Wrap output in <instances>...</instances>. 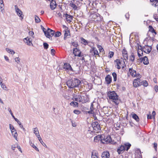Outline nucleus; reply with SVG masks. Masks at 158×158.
Wrapping results in <instances>:
<instances>
[{"label":"nucleus","instance_id":"nucleus-1","mask_svg":"<svg viewBox=\"0 0 158 158\" xmlns=\"http://www.w3.org/2000/svg\"><path fill=\"white\" fill-rule=\"evenodd\" d=\"M81 83V81L76 78L68 80L66 82L67 85L69 88L79 87Z\"/></svg>","mask_w":158,"mask_h":158},{"label":"nucleus","instance_id":"nucleus-2","mask_svg":"<svg viewBox=\"0 0 158 158\" xmlns=\"http://www.w3.org/2000/svg\"><path fill=\"white\" fill-rule=\"evenodd\" d=\"M108 96L110 99L115 103L116 104L118 103V96L114 91H110L108 93Z\"/></svg>","mask_w":158,"mask_h":158},{"label":"nucleus","instance_id":"nucleus-3","mask_svg":"<svg viewBox=\"0 0 158 158\" xmlns=\"http://www.w3.org/2000/svg\"><path fill=\"white\" fill-rule=\"evenodd\" d=\"M102 136H103V139H102V143L104 144H107L108 143H116V142H114L112 141V139L111 138L110 136V135H107L105 136L104 135H102Z\"/></svg>","mask_w":158,"mask_h":158},{"label":"nucleus","instance_id":"nucleus-4","mask_svg":"<svg viewBox=\"0 0 158 158\" xmlns=\"http://www.w3.org/2000/svg\"><path fill=\"white\" fill-rule=\"evenodd\" d=\"M140 50L142 52H143L147 53H149L151 51L152 47L151 46H148V45H145L143 47L140 46ZM142 54H143V52H142Z\"/></svg>","mask_w":158,"mask_h":158},{"label":"nucleus","instance_id":"nucleus-5","mask_svg":"<svg viewBox=\"0 0 158 158\" xmlns=\"http://www.w3.org/2000/svg\"><path fill=\"white\" fill-rule=\"evenodd\" d=\"M94 130L96 132H98L101 130L100 124L97 122H93L92 124Z\"/></svg>","mask_w":158,"mask_h":158},{"label":"nucleus","instance_id":"nucleus-6","mask_svg":"<svg viewBox=\"0 0 158 158\" xmlns=\"http://www.w3.org/2000/svg\"><path fill=\"white\" fill-rule=\"evenodd\" d=\"M114 62L116 63L117 68L118 69H120L121 67H122V68H124V66H122V65H123L125 64V62L122 59L121 60L117 59L114 61Z\"/></svg>","mask_w":158,"mask_h":158},{"label":"nucleus","instance_id":"nucleus-7","mask_svg":"<svg viewBox=\"0 0 158 158\" xmlns=\"http://www.w3.org/2000/svg\"><path fill=\"white\" fill-rule=\"evenodd\" d=\"M142 85H143V81L139 78L135 79L133 81V85L135 87L140 86Z\"/></svg>","mask_w":158,"mask_h":158},{"label":"nucleus","instance_id":"nucleus-8","mask_svg":"<svg viewBox=\"0 0 158 158\" xmlns=\"http://www.w3.org/2000/svg\"><path fill=\"white\" fill-rule=\"evenodd\" d=\"M63 68L64 69L65 71L67 72L69 71L72 72L74 71L70 65L69 63H64L63 66Z\"/></svg>","mask_w":158,"mask_h":158},{"label":"nucleus","instance_id":"nucleus-9","mask_svg":"<svg viewBox=\"0 0 158 158\" xmlns=\"http://www.w3.org/2000/svg\"><path fill=\"white\" fill-rule=\"evenodd\" d=\"M15 8L17 14L18 16L21 17V19L22 20L23 18V16H22V12L19 8H18V7L17 5H15Z\"/></svg>","mask_w":158,"mask_h":158},{"label":"nucleus","instance_id":"nucleus-10","mask_svg":"<svg viewBox=\"0 0 158 158\" xmlns=\"http://www.w3.org/2000/svg\"><path fill=\"white\" fill-rule=\"evenodd\" d=\"M92 18L94 19H96L97 21H100L102 20V18L100 15L98 13H94L92 15Z\"/></svg>","mask_w":158,"mask_h":158},{"label":"nucleus","instance_id":"nucleus-11","mask_svg":"<svg viewBox=\"0 0 158 158\" xmlns=\"http://www.w3.org/2000/svg\"><path fill=\"white\" fill-rule=\"evenodd\" d=\"M73 53L75 56L82 57V55L81 54V52L80 50L77 48H74L73 49Z\"/></svg>","mask_w":158,"mask_h":158},{"label":"nucleus","instance_id":"nucleus-12","mask_svg":"<svg viewBox=\"0 0 158 158\" xmlns=\"http://www.w3.org/2000/svg\"><path fill=\"white\" fill-rule=\"evenodd\" d=\"M129 73L133 77H135L136 76V71L133 69L132 68H129L128 75Z\"/></svg>","mask_w":158,"mask_h":158},{"label":"nucleus","instance_id":"nucleus-13","mask_svg":"<svg viewBox=\"0 0 158 158\" xmlns=\"http://www.w3.org/2000/svg\"><path fill=\"white\" fill-rule=\"evenodd\" d=\"M72 99L77 102H83L82 97L79 95H76L73 98H72Z\"/></svg>","mask_w":158,"mask_h":158},{"label":"nucleus","instance_id":"nucleus-14","mask_svg":"<svg viewBox=\"0 0 158 158\" xmlns=\"http://www.w3.org/2000/svg\"><path fill=\"white\" fill-rule=\"evenodd\" d=\"M57 4L55 0H52L50 1V6L51 9L52 10L55 9L56 7Z\"/></svg>","mask_w":158,"mask_h":158},{"label":"nucleus","instance_id":"nucleus-15","mask_svg":"<svg viewBox=\"0 0 158 158\" xmlns=\"http://www.w3.org/2000/svg\"><path fill=\"white\" fill-rule=\"evenodd\" d=\"M55 31L54 30H53L49 28H48L47 31V35H49V36H50L51 37V39H49L50 40H52V36H53L55 33Z\"/></svg>","mask_w":158,"mask_h":158},{"label":"nucleus","instance_id":"nucleus-16","mask_svg":"<svg viewBox=\"0 0 158 158\" xmlns=\"http://www.w3.org/2000/svg\"><path fill=\"white\" fill-rule=\"evenodd\" d=\"M24 42L26 43L28 45L30 46L31 45H33L32 43V39L28 37H27L24 39Z\"/></svg>","mask_w":158,"mask_h":158},{"label":"nucleus","instance_id":"nucleus-17","mask_svg":"<svg viewBox=\"0 0 158 158\" xmlns=\"http://www.w3.org/2000/svg\"><path fill=\"white\" fill-rule=\"evenodd\" d=\"M63 16L65 17L67 21L71 22L73 19V16L69 15L67 13L64 14Z\"/></svg>","mask_w":158,"mask_h":158},{"label":"nucleus","instance_id":"nucleus-18","mask_svg":"<svg viewBox=\"0 0 158 158\" xmlns=\"http://www.w3.org/2000/svg\"><path fill=\"white\" fill-rule=\"evenodd\" d=\"M102 158H109L110 157L109 152L107 151L103 152L102 154Z\"/></svg>","mask_w":158,"mask_h":158},{"label":"nucleus","instance_id":"nucleus-19","mask_svg":"<svg viewBox=\"0 0 158 158\" xmlns=\"http://www.w3.org/2000/svg\"><path fill=\"white\" fill-rule=\"evenodd\" d=\"M103 136H102V135H98L95 136L94 139V141L95 142H98L100 141L102 142V139H104Z\"/></svg>","mask_w":158,"mask_h":158},{"label":"nucleus","instance_id":"nucleus-20","mask_svg":"<svg viewBox=\"0 0 158 158\" xmlns=\"http://www.w3.org/2000/svg\"><path fill=\"white\" fill-rule=\"evenodd\" d=\"M92 158H99L98 156V153L96 150H93L91 153Z\"/></svg>","mask_w":158,"mask_h":158},{"label":"nucleus","instance_id":"nucleus-21","mask_svg":"<svg viewBox=\"0 0 158 158\" xmlns=\"http://www.w3.org/2000/svg\"><path fill=\"white\" fill-rule=\"evenodd\" d=\"M125 149V146L121 145L118 148L117 151L119 154H120L122 152H123Z\"/></svg>","mask_w":158,"mask_h":158},{"label":"nucleus","instance_id":"nucleus-22","mask_svg":"<svg viewBox=\"0 0 158 158\" xmlns=\"http://www.w3.org/2000/svg\"><path fill=\"white\" fill-rule=\"evenodd\" d=\"M105 81L107 84H109L112 81V77L109 75H108L105 77Z\"/></svg>","mask_w":158,"mask_h":158},{"label":"nucleus","instance_id":"nucleus-23","mask_svg":"<svg viewBox=\"0 0 158 158\" xmlns=\"http://www.w3.org/2000/svg\"><path fill=\"white\" fill-rule=\"evenodd\" d=\"M123 56L125 60L127 59L128 58L127 52L125 49H123L122 51Z\"/></svg>","mask_w":158,"mask_h":158},{"label":"nucleus","instance_id":"nucleus-24","mask_svg":"<svg viewBox=\"0 0 158 158\" xmlns=\"http://www.w3.org/2000/svg\"><path fill=\"white\" fill-rule=\"evenodd\" d=\"M142 61L143 64L145 65H147L149 64V60L148 57L145 56L143 57L142 59Z\"/></svg>","mask_w":158,"mask_h":158},{"label":"nucleus","instance_id":"nucleus-25","mask_svg":"<svg viewBox=\"0 0 158 158\" xmlns=\"http://www.w3.org/2000/svg\"><path fill=\"white\" fill-rule=\"evenodd\" d=\"M132 118L134 119L137 122H138L139 121V118L138 115L134 113H132L131 114Z\"/></svg>","mask_w":158,"mask_h":158},{"label":"nucleus","instance_id":"nucleus-26","mask_svg":"<svg viewBox=\"0 0 158 158\" xmlns=\"http://www.w3.org/2000/svg\"><path fill=\"white\" fill-rule=\"evenodd\" d=\"M151 4L155 7L158 6V0H150Z\"/></svg>","mask_w":158,"mask_h":158},{"label":"nucleus","instance_id":"nucleus-27","mask_svg":"<svg viewBox=\"0 0 158 158\" xmlns=\"http://www.w3.org/2000/svg\"><path fill=\"white\" fill-rule=\"evenodd\" d=\"M70 105L74 107H78L79 106V104L77 102L73 101L70 103Z\"/></svg>","mask_w":158,"mask_h":158},{"label":"nucleus","instance_id":"nucleus-28","mask_svg":"<svg viewBox=\"0 0 158 158\" xmlns=\"http://www.w3.org/2000/svg\"><path fill=\"white\" fill-rule=\"evenodd\" d=\"M81 43L85 45H88V43H89V42L85 39L83 37H81Z\"/></svg>","mask_w":158,"mask_h":158},{"label":"nucleus","instance_id":"nucleus-29","mask_svg":"<svg viewBox=\"0 0 158 158\" xmlns=\"http://www.w3.org/2000/svg\"><path fill=\"white\" fill-rule=\"evenodd\" d=\"M41 28L43 30V31L44 33V34L49 39H51V37L50 36H49V35H47V31H46V29L42 25H41Z\"/></svg>","mask_w":158,"mask_h":158},{"label":"nucleus","instance_id":"nucleus-30","mask_svg":"<svg viewBox=\"0 0 158 158\" xmlns=\"http://www.w3.org/2000/svg\"><path fill=\"white\" fill-rule=\"evenodd\" d=\"M11 133L12 134V135L14 137L15 139L16 140H17V139L18 134L16 131L15 129L14 131H11Z\"/></svg>","mask_w":158,"mask_h":158},{"label":"nucleus","instance_id":"nucleus-31","mask_svg":"<svg viewBox=\"0 0 158 158\" xmlns=\"http://www.w3.org/2000/svg\"><path fill=\"white\" fill-rule=\"evenodd\" d=\"M69 30L68 29V28H67V29H66L64 31V38L65 39V37H66L68 35H69Z\"/></svg>","mask_w":158,"mask_h":158},{"label":"nucleus","instance_id":"nucleus-32","mask_svg":"<svg viewBox=\"0 0 158 158\" xmlns=\"http://www.w3.org/2000/svg\"><path fill=\"white\" fill-rule=\"evenodd\" d=\"M29 144L31 146L34 148L36 151L38 152L39 151V150L38 148L33 143L31 140L29 141Z\"/></svg>","mask_w":158,"mask_h":158},{"label":"nucleus","instance_id":"nucleus-33","mask_svg":"<svg viewBox=\"0 0 158 158\" xmlns=\"http://www.w3.org/2000/svg\"><path fill=\"white\" fill-rule=\"evenodd\" d=\"M148 27L149 31L151 32L152 33H154L155 34H156V32L152 26H149Z\"/></svg>","mask_w":158,"mask_h":158},{"label":"nucleus","instance_id":"nucleus-34","mask_svg":"<svg viewBox=\"0 0 158 158\" xmlns=\"http://www.w3.org/2000/svg\"><path fill=\"white\" fill-rule=\"evenodd\" d=\"M63 97L67 99H69V96L68 94V92L65 91L63 94Z\"/></svg>","mask_w":158,"mask_h":158},{"label":"nucleus","instance_id":"nucleus-35","mask_svg":"<svg viewBox=\"0 0 158 158\" xmlns=\"http://www.w3.org/2000/svg\"><path fill=\"white\" fill-rule=\"evenodd\" d=\"M15 121L18 124L19 126L21 128L23 131H25V130L23 127V125L21 124V122L18 119H15Z\"/></svg>","mask_w":158,"mask_h":158},{"label":"nucleus","instance_id":"nucleus-36","mask_svg":"<svg viewBox=\"0 0 158 158\" xmlns=\"http://www.w3.org/2000/svg\"><path fill=\"white\" fill-rule=\"evenodd\" d=\"M135 56L134 54L132 53L131 55L129 56V60L132 62H133L135 60Z\"/></svg>","mask_w":158,"mask_h":158},{"label":"nucleus","instance_id":"nucleus-37","mask_svg":"<svg viewBox=\"0 0 158 158\" xmlns=\"http://www.w3.org/2000/svg\"><path fill=\"white\" fill-rule=\"evenodd\" d=\"M0 85L1 86V87L4 90H6V87L5 85L2 83V81L0 82Z\"/></svg>","mask_w":158,"mask_h":158},{"label":"nucleus","instance_id":"nucleus-38","mask_svg":"<svg viewBox=\"0 0 158 158\" xmlns=\"http://www.w3.org/2000/svg\"><path fill=\"white\" fill-rule=\"evenodd\" d=\"M34 130H33L34 133L35 134V135L37 136V135L39 134V131L38 128L37 127H35L34 128Z\"/></svg>","mask_w":158,"mask_h":158},{"label":"nucleus","instance_id":"nucleus-39","mask_svg":"<svg viewBox=\"0 0 158 158\" xmlns=\"http://www.w3.org/2000/svg\"><path fill=\"white\" fill-rule=\"evenodd\" d=\"M92 50L94 51V55H99L98 51L95 48H93Z\"/></svg>","mask_w":158,"mask_h":158},{"label":"nucleus","instance_id":"nucleus-40","mask_svg":"<svg viewBox=\"0 0 158 158\" xmlns=\"http://www.w3.org/2000/svg\"><path fill=\"white\" fill-rule=\"evenodd\" d=\"M131 145L129 143H127L125 144V148L127 151L130 148Z\"/></svg>","mask_w":158,"mask_h":158},{"label":"nucleus","instance_id":"nucleus-41","mask_svg":"<svg viewBox=\"0 0 158 158\" xmlns=\"http://www.w3.org/2000/svg\"><path fill=\"white\" fill-rule=\"evenodd\" d=\"M35 23H39L40 21V20L39 18L36 15H35Z\"/></svg>","mask_w":158,"mask_h":158},{"label":"nucleus","instance_id":"nucleus-42","mask_svg":"<svg viewBox=\"0 0 158 158\" xmlns=\"http://www.w3.org/2000/svg\"><path fill=\"white\" fill-rule=\"evenodd\" d=\"M71 1V2L70 4V6L72 8H73V9H76L77 8V6L75 4H74Z\"/></svg>","mask_w":158,"mask_h":158},{"label":"nucleus","instance_id":"nucleus-43","mask_svg":"<svg viewBox=\"0 0 158 158\" xmlns=\"http://www.w3.org/2000/svg\"><path fill=\"white\" fill-rule=\"evenodd\" d=\"M61 34V33L60 31H57L56 33H55L54 35V36L56 37H58L60 36Z\"/></svg>","mask_w":158,"mask_h":158},{"label":"nucleus","instance_id":"nucleus-44","mask_svg":"<svg viewBox=\"0 0 158 158\" xmlns=\"http://www.w3.org/2000/svg\"><path fill=\"white\" fill-rule=\"evenodd\" d=\"M6 50L9 53H10L11 51L12 52H11V54H12L13 55L15 53V51L11 49L8 48H6Z\"/></svg>","mask_w":158,"mask_h":158},{"label":"nucleus","instance_id":"nucleus-45","mask_svg":"<svg viewBox=\"0 0 158 158\" xmlns=\"http://www.w3.org/2000/svg\"><path fill=\"white\" fill-rule=\"evenodd\" d=\"M112 75L114 78V81H116L117 80V74L115 73L114 72L112 73Z\"/></svg>","mask_w":158,"mask_h":158},{"label":"nucleus","instance_id":"nucleus-46","mask_svg":"<svg viewBox=\"0 0 158 158\" xmlns=\"http://www.w3.org/2000/svg\"><path fill=\"white\" fill-rule=\"evenodd\" d=\"M73 112L76 114L78 115L81 113V111L78 110H73Z\"/></svg>","mask_w":158,"mask_h":158},{"label":"nucleus","instance_id":"nucleus-47","mask_svg":"<svg viewBox=\"0 0 158 158\" xmlns=\"http://www.w3.org/2000/svg\"><path fill=\"white\" fill-rule=\"evenodd\" d=\"M43 45L45 49H47L48 48L49 45L47 43H44Z\"/></svg>","mask_w":158,"mask_h":158},{"label":"nucleus","instance_id":"nucleus-48","mask_svg":"<svg viewBox=\"0 0 158 158\" xmlns=\"http://www.w3.org/2000/svg\"><path fill=\"white\" fill-rule=\"evenodd\" d=\"M37 137L38 139V140H39V141H40V143L41 144H42V143H44V142L42 140L41 138L40 135L39 134H38V135L37 134Z\"/></svg>","mask_w":158,"mask_h":158},{"label":"nucleus","instance_id":"nucleus-49","mask_svg":"<svg viewBox=\"0 0 158 158\" xmlns=\"http://www.w3.org/2000/svg\"><path fill=\"white\" fill-rule=\"evenodd\" d=\"M109 57L111 58L114 55V52L112 51L110 52L109 53Z\"/></svg>","mask_w":158,"mask_h":158},{"label":"nucleus","instance_id":"nucleus-50","mask_svg":"<svg viewBox=\"0 0 158 158\" xmlns=\"http://www.w3.org/2000/svg\"><path fill=\"white\" fill-rule=\"evenodd\" d=\"M72 45L74 47L77 48L78 46V44L77 42H73L71 43Z\"/></svg>","mask_w":158,"mask_h":158},{"label":"nucleus","instance_id":"nucleus-51","mask_svg":"<svg viewBox=\"0 0 158 158\" xmlns=\"http://www.w3.org/2000/svg\"><path fill=\"white\" fill-rule=\"evenodd\" d=\"M9 126L10 129L11 131H14V130H15V129L14 127H13V126L11 124H9Z\"/></svg>","mask_w":158,"mask_h":158},{"label":"nucleus","instance_id":"nucleus-52","mask_svg":"<svg viewBox=\"0 0 158 158\" xmlns=\"http://www.w3.org/2000/svg\"><path fill=\"white\" fill-rule=\"evenodd\" d=\"M143 86L145 87H147L148 85V82L146 80L143 81Z\"/></svg>","mask_w":158,"mask_h":158},{"label":"nucleus","instance_id":"nucleus-53","mask_svg":"<svg viewBox=\"0 0 158 158\" xmlns=\"http://www.w3.org/2000/svg\"><path fill=\"white\" fill-rule=\"evenodd\" d=\"M15 61L18 64H19L20 63V59L19 57H16L15 59Z\"/></svg>","mask_w":158,"mask_h":158},{"label":"nucleus","instance_id":"nucleus-54","mask_svg":"<svg viewBox=\"0 0 158 158\" xmlns=\"http://www.w3.org/2000/svg\"><path fill=\"white\" fill-rule=\"evenodd\" d=\"M4 6V4L3 3L0 4V8L1 9V11H2V10H4V9L3 8V7Z\"/></svg>","mask_w":158,"mask_h":158},{"label":"nucleus","instance_id":"nucleus-55","mask_svg":"<svg viewBox=\"0 0 158 158\" xmlns=\"http://www.w3.org/2000/svg\"><path fill=\"white\" fill-rule=\"evenodd\" d=\"M129 14L128 13H126L125 15V18L127 19L128 20L129 18Z\"/></svg>","mask_w":158,"mask_h":158},{"label":"nucleus","instance_id":"nucleus-56","mask_svg":"<svg viewBox=\"0 0 158 158\" xmlns=\"http://www.w3.org/2000/svg\"><path fill=\"white\" fill-rule=\"evenodd\" d=\"M51 53L52 55H54L55 52V51L54 49H52L51 50Z\"/></svg>","mask_w":158,"mask_h":158},{"label":"nucleus","instance_id":"nucleus-57","mask_svg":"<svg viewBox=\"0 0 158 158\" xmlns=\"http://www.w3.org/2000/svg\"><path fill=\"white\" fill-rule=\"evenodd\" d=\"M154 90L155 91L157 92L158 91V86L157 85L155 86H154Z\"/></svg>","mask_w":158,"mask_h":158},{"label":"nucleus","instance_id":"nucleus-58","mask_svg":"<svg viewBox=\"0 0 158 158\" xmlns=\"http://www.w3.org/2000/svg\"><path fill=\"white\" fill-rule=\"evenodd\" d=\"M29 34L30 36H32L34 34V33L32 31H30L29 32Z\"/></svg>","mask_w":158,"mask_h":158},{"label":"nucleus","instance_id":"nucleus-59","mask_svg":"<svg viewBox=\"0 0 158 158\" xmlns=\"http://www.w3.org/2000/svg\"><path fill=\"white\" fill-rule=\"evenodd\" d=\"M86 112L89 114H94V113L93 110H90V111H87Z\"/></svg>","mask_w":158,"mask_h":158},{"label":"nucleus","instance_id":"nucleus-60","mask_svg":"<svg viewBox=\"0 0 158 158\" xmlns=\"http://www.w3.org/2000/svg\"><path fill=\"white\" fill-rule=\"evenodd\" d=\"M156 114V112L155 111H153L152 112V115L154 119H155V116Z\"/></svg>","mask_w":158,"mask_h":158},{"label":"nucleus","instance_id":"nucleus-61","mask_svg":"<svg viewBox=\"0 0 158 158\" xmlns=\"http://www.w3.org/2000/svg\"><path fill=\"white\" fill-rule=\"evenodd\" d=\"M8 110L9 111V112H10V113L11 115H12V114H13L10 108L9 107L8 108Z\"/></svg>","mask_w":158,"mask_h":158},{"label":"nucleus","instance_id":"nucleus-62","mask_svg":"<svg viewBox=\"0 0 158 158\" xmlns=\"http://www.w3.org/2000/svg\"><path fill=\"white\" fill-rule=\"evenodd\" d=\"M157 147V144L156 143H154V148H155V150H156Z\"/></svg>","mask_w":158,"mask_h":158},{"label":"nucleus","instance_id":"nucleus-63","mask_svg":"<svg viewBox=\"0 0 158 158\" xmlns=\"http://www.w3.org/2000/svg\"><path fill=\"white\" fill-rule=\"evenodd\" d=\"M90 109V110H93L94 109V108L93 107V103H91V104Z\"/></svg>","mask_w":158,"mask_h":158},{"label":"nucleus","instance_id":"nucleus-64","mask_svg":"<svg viewBox=\"0 0 158 158\" xmlns=\"http://www.w3.org/2000/svg\"><path fill=\"white\" fill-rule=\"evenodd\" d=\"M147 118L148 119H151L152 118L151 115V114H147Z\"/></svg>","mask_w":158,"mask_h":158}]
</instances>
